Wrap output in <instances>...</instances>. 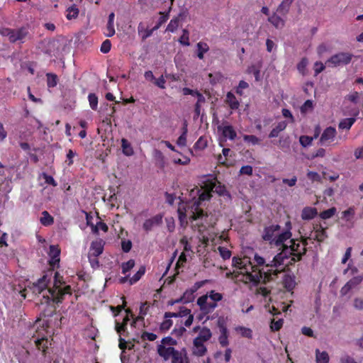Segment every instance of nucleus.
<instances>
[{
    "label": "nucleus",
    "instance_id": "f257e3e1",
    "mask_svg": "<svg viewBox=\"0 0 363 363\" xmlns=\"http://www.w3.org/2000/svg\"><path fill=\"white\" fill-rule=\"evenodd\" d=\"M291 223L286 222V228L273 225L265 228L263 239L275 245H283L281 252L269 263L265 259L255 253L253 257L247 256L234 257L233 266L241 276L240 281L251 286L266 283L273 279L286 267L300 259L306 252V244L298 240L291 239Z\"/></svg>",
    "mask_w": 363,
    "mask_h": 363
},
{
    "label": "nucleus",
    "instance_id": "f03ea898",
    "mask_svg": "<svg viewBox=\"0 0 363 363\" xmlns=\"http://www.w3.org/2000/svg\"><path fill=\"white\" fill-rule=\"evenodd\" d=\"M214 191L220 196L227 194L223 185L213 176H204L201 181L200 187L192 189L186 201H182L178 207L179 219L181 225L186 226L190 220L194 227H197L200 233L213 226L216 221L212 215L203 213L202 206L211 197Z\"/></svg>",
    "mask_w": 363,
    "mask_h": 363
},
{
    "label": "nucleus",
    "instance_id": "7ed1b4c3",
    "mask_svg": "<svg viewBox=\"0 0 363 363\" xmlns=\"http://www.w3.org/2000/svg\"><path fill=\"white\" fill-rule=\"evenodd\" d=\"M51 279L52 274H47L32 284L28 280H24L22 283L19 282L18 285H15L13 291L20 294L23 299L30 296V292L33 295L44 293L43 297L45 299V303L50 301L60 303L65 295L71 294L70 286H63L64 281L58 272L55 274L52 287L50 286Z\"/></svg>",
    "mask_w": 363,
    "mask_h": 363
},
{
    "label": "nucleus",
    "instance_id": "20e7f679",
    "mask_svg": "<svg viewBox=\"0 0 363 363\" xmlns=\"http://www.w3.org/2000/svg\"><path fill=\"white\" fill-rule=\"evenodd\" d=\"M223 295L215 291H211L208 294L201 296L197 300L201 311L204 313L212 312L217 306V302L221 301Z\"/></svg>",
    "mask_w": 363,
    "mask_h": 363
},
{
    "label": "nucleus",
    "instance_id": "39448f33",
    "mask_svg": "<svg viewBox=\"0 0 363 363\" xmlns=\"http://www.w3.org/2000/svg\"><path fill=\"white\" fill-rule=\"evenodd\" d=\"M37 335L35 337V343L39 350L45 351L50 345V342L45 338L46 328H48L45 320H38L34 324Z\"/></svg>",
    "mask_w": 363,
    "mask_h": 363
},
{
    "label": "nucleus",
    "instance_id": "423d86ee",
    "mask_svg": "<svg viewBox=\"0 0 363 363\" xmlns=\"http://www.w3.org/2000/svg\"><path fill=\"white\" fill-rule=\"evenodd\" d=\"M202 238L205 244H208L209 242H211L212 245H219V246L218 247V250L219 252L220 257L223 259H230V257H231V252L227 247L221 245V243L223 242V238L221 235L218 236L216 235L213 237H212L211 235H209L208 236L203 235Z\"/></svg>",
    "mask_w": 363,
    "mask_h": 363
},
{
    "label": "nucleus",
    "instance_id": "0eeeda50",
    "mask_svg": "<svg viewBox=\"0 0 363 363\" xmlns=\"http://www.w3.org/2000/svg\"><path fill=\"white\" fill-rule=\"evenodd\" d=\"M218 133L219 134L220 146H223V143L227 140H234L237 135L233 126L229 125H221L218 127Z\"/></svg>",
    "mask_w": 363,
    "mask_h": 363
},
{
    "label": "nucleus",
    "instance_id": "6e6552de",
    "mask_svg": "<svg viewBox=\"0 0 363 363\" xmlns=\"http://www.w3.org/2000/svg\"><path fill=\"white\" fill-rule=\"evenodd\" d=\"M202 282H196L190 289H187L183 294V296L177 300L171 301L169 304L172 306L177 303L182 302L184 303L191 302L194 298V293L202 286Z\"/></svg>",
    "mask_w": 363,
    "mask_h": 363
},
{
    "label": "nucleus",
    "instance_id": "1a4fd4ad",
    "mask_svg": "<svg viewBox=\"0 0 363 363\" xmlns=\"http://www.w3.org/2000/svg\"><path fill=\"white\" fill-rule=\"evenodd\" d=\"M352 55L349 52H340L332 56L327 63L333 66H340L350 63L352 60Z\"/></svg>",
    "mask_w": 363,
    "mask_h": 363
},
{
    "label": "nucleus",
    "instance_id": "9d476101",
    "mask_svg": "<svg viewBox=\"0 0 363 363\" xmlns=\"http://www.w3.org/2000/svg\"><path fill=\"white\" fill-rule=\"evenodd\" d=\"M166 317L167 318L186 317V319L184 321V325L186 327H189L192 324L193 320H194V316L191 313V311L184 307L180 309V311L177 313H171V312L166 313Z\"/></svg>",
    "mask_w": 363,
    "mask_h": 363
},
{
    "label": "nucleus",
    "instance_id": "9b49d317",
    "mask_svg": "<svg viewBox=\"0 0 363 363\" xmlns=\"http://www.w3.org/2000/svg\"><path fill=\"white\" fill-rule=\"evenodd\" d=\"M363 280V275L358 274L350 279L341 289L340 294L342 296L348 294L352 289H355Z\"/></svg>",
    "mask_w": 363,
    "mask_h": 363
},
{
    "label": "nucleus",
    "instance_id": "f8f14e48",
    "mask_svg": "<svg viewBox=\"0 0 363 363\" xmlns=\"http://www.w3.org/2000/svg\"><path fill=\"white\" fill-rule=\"evenodd\" d=\"M336 133L335 128L328 127L325 128L320 136V143L324 145L330 144L335 140Z\"/></svg>",
    "mask_w": 363,
    "mask_h": 363
},
{
    "label": "nucleus",
    "instance_id": "ddd939ff",
    "mask_svg": "<svg viewBox=\"0 0 363 363\" xmlns=\"http://www.w3.org/2000/svg\"><path fill=\"white\" fill-rule=\"evenodd\" d=\"M145 273V267L144 266H141L138 272L131 277H130L128 275H126L123 277H121L119 279V281L121 284H124L128 282L130 285H133L138 282L142 277Z\"/></svg>",
    "mask_w": 363,
    "mask_h": 363
},
{
    "label": "nucleus",
    "instance_id": "4468645a",
    "mask_svg": "<svg viewBox=\"0 0 363 363\" xmlns=\"http://www.w3.org/2000/svg\"><path fill=\"white\" fill-rule=\"evenodd\" d=\"M60 250L57 245H50L48 255L50 257L49 263L51 267H58L60 263Z\"/></svg>",
    "mask_w": 363,
    "mask_h": 363
},
{
    "label": "nucleus",
    "instance_id": "2eb2a0df",
    "mask_svg": "<svg viewBox=\"0 0 363 363\" xmlns=\"http://www.w3.org/2000/svg\"><path fill=\"white\" fill-rule=\"evenodd\" d=\"M326 228L323 227L321 225H316L313 228L308 237L309 239L322 242L327 238Z\"/></svg>",
    "mask_w": 363,
    "mask_h": 363
},
{
    "label": "nucleus",
    "instance_id": "dca6fc26",
    "mask_svg": "<svg viewBox=\"0 0 363 363\" xmlns=\"http://www.w3.org/2000/svg\"><path fill=\"white\" fill-rule=\"evenodd\" d=\"M172 363H189L187 352L183 348L181 350H175L172 355Z\"/></svg>",
    "mask_w": 363,
    "mask_h": 363
},
{
    "label": "nucleus",
    "instance_id": "f3484780",
    "mask_svg": "<svg viewBox=\"0 0 363 363\" xmlns=\"http://www.w3.org/2000/svg\"><path fill=\"white\" fill-rule=\"evenodd\" d=\"M104 245V242L101 239L93 241L91 244L89 255L92 257L99 256L103 252Z\"/></svg>",
    "mask_w": 363,
    "mask_h": 363
},
{
    "label": "nucleus",
    "instance_id": "a211bd4d",
    "mask_svg": "<svg viewBox=\"0 0 363 363\" xmlns=\"http://www.w3.org/2000/svg\"><path fill=\"white\" fill-rule=\"evenodd\" d=\"M2 34L7 35L11 41L15 42L23 39L27 34V31L24 28L18 30H5L4 31H2Z\"/></svg>",
    "mask_w": 363,
    "mask_h": 363
},
{
    "label": "nucleus",
    "instance_id": "6ab92c4d",
    "mask_svg": "<svg viewBox=\"0 0 363 363\" xmlns=\"http://www.w3.org/2000/svg\"><path fill=\"white\" fill-rule=\"evenodd\" d=\"M162 222V216L157 214L152 218L147 219L143 223V228L148 231L152 230L155 226L159 225Z\"/></svg>",
    "mask_w": 363,
    "mask_h": 363
},
{
    "label": "nucleus",
    "instance_id": "aec40b11",
    "mask_svg": "<svg viewBox=\"0 0 363 363\" xmlns=\"http://www.w3.org/2000/svg\"><path fill=\"white\" fill-rule=\"evenodd\" d=\"M176 350L173 347L166 346L164 345H158L157 352L159 355L164 360L169 359Z\"/></svg>",
    "mask_w": 363,
    "mask_h": 363
},
{
    "label": "nucleus",
    "instance_id": "412c9836",
    "mask_svg": "<svg viewBox=\"0 0 363 363\" xmlns=\"http://www.w3.org/2000/svg\"><path fill=\"white\" fill-rule=\"evenodd\" d=\"M325 177V172H323L320 174L313 170H308L306 172V178L311 183H322L323 179Z\"/></svg>",
    "mask_w": 363,
    "mask_h": 363
},
{
    "label": "nucleus",
    "instance_id": "4be33fe9",
    "mask_svg": "<svg viewBox=\"0 0 363 363\" xmlns=\"http://www.w3.org/2000/svg\"><path fill=\"white\" fill-rule=\"evenodd\" d=\"M86 222L87 225L91 227V231L94 233H99L100 231L105 233L108 230V226L106 224L100 220H98L96 225L91 223L88 214H86Z\"/></svg>",
    "mask_w": 363,
    "mask_h": 363
},
{
    "label": "nucleus",
    "instance_id": "5701e85b",
    "mask_svg": "<svg viewBox=\"0 0 363 363\" xmlns=\"http://www.w3.org/2000/svg\"><path fill=\"white\" fill-rule=\"evenodd\" d=\"M206 352V347L204 342L197 339L194 340L193 354L196 356H203Z\"/></svg>",
    "mask_w": 363,
    "mask_h": 363
},
{
    "label": "nucleus",
    "instance_id": "b1692460",
    "mask_svg": "<svg viewBox=\"0 0 363 363\" xmlns=\"http://www.w3.org/2000/svg\"><path fill=\"white\" fill-rule=\"evenodd\" d=\"M318 214L315 208L307 206L305 207L301 212V218L303 220H311Z\"/></svg>",
    "mask_w": 363,
    "mask_h": 363
},
{
    "label": "nucleus",
    "instance_id": "393cba45",
    "mask_svg": "<svg viewBox=\"0 0 363 363\" xmlns=\"http://www.w3.org/2000/svg\"><path fill=\"white\" fill-rule=\"evenodd\" d=\"M269 289L265 286H261L257 289L256 294L257 296H262L264 298L265 307H267L272 301L271 297L269 296Z\"/></svg>",
    "mask_w": 363,
    "mask_h": 363
},
{
    "label": "nucleus",
    "instance_id": "a878e982",
    "mask_svg": "<svg viewBox=\"0 0 363 363\" xmlns=\"http://www.w3.org/2000/svg\"><path fill=\"white\" fill-rule=\"evenodd\" d=\"M320 130L318 128L315 130V133L313 137H310L308 135H302L299 138L300 144L303 147H306L310 146L312 144V142L314 139L317 138L319 135Z\"/></svg>",
    "mask_w": 363,
    "mask_h": 363
},
{
    "label": "nucleus",
    "instance_id": "bb28decb",
    "mask_svg": "<svg viewBox=\"0 0 363 363\" xmlns=\"http://www.w3.org/2000/svg\"><path fill=\"white\" fill-rule=\"evenodd\" d=\"M79 9L74 4L67 6L66 10V17L68 20L76 18L79 15Z\"/></svg>",
    "mask_w": 363,
    "mask_h": 363
},
{
    "label": "nucleus",
    "instance_id": "cd10ccee",
    "mask_svg": "<svg viewBox=\"0 0 363 363\" xmlns=\"http://www.w3.org/2000/svg\"><path fill=\"white\" fill-rule=\"evenodd\" d=\"M283 284L284 287L288 291H291L296 286L295 277L291 274H286L283 279Z\"/></svg>",
    "mask_w": 363,
    "mask_h": 363
},
{
    "label": "nucleus",
    "instance_id": "c85d7f7f",
    "mask_svg": "<svg viewBox=\"0 0 363 363\" xmlns=\"http://www.w3.org/2000/svg\"><path fill=\"white\" fill-rule=\"evenodd\" d=\"M181 15L172 18L167 26L166 31L174 33L180 25Z\"/></svg>",
    "mask_w": 363,
    "mask_h": 363
},
{
    "label": "nucleus",
    "instance_id": "c756f323",
    "mask_svg": "<svg viewBox=\"0 0 363 363\" xmlns=\"http://www.w3.org/2000/svg\"><path fill=\"white\" fill-rule=\"evenodd\" d=\"M121 147L123 153L126 156H132L134 154V150L130 143L125 138L121 140Z\"/></svg>",
    "mask_w": 363,
    "mask_h": 363
},
{
    "label": "nucleus",
    "instance_id": "7c9ffc66",
    "mask_svg": "<svg viewBox=\"0 0 363 363\" xmlns=\"http://www.w3.org/2000/svg\"><path fill=\"white\" fill-rule=\"evenodd\" d=\"M235 331L240 336L246 338H252V331L250 328L244 326H237L235 328Z\"/></svg>",
    "mask_w": 363,
    "mask_h": 363
},
{
    "label": "nucleus",
    "instance_id": "2f4dec72",
    "mask_svg": "<svg viewBox=\"0 0 363 363\" xmlns=\"http://www.w3.org/2000/svg\"><path fill=\"white\" fill-rule=\"evenodd\" d=\"M212 336L211 331L207 328H203L201 329L199 335L195 338L201 342H205L208 340Z\"/></svg>",
    "mask_w": 363,
    "mask_h": 363
},
{
    "label": "nucleus",
    "instance_id": "473e14b6",
    "mask_svg": "<svg viewBox=\"0 0 363 363\" xmlns=\"http://www.w3.org/2000/svg\"><path fill=\"white\" fill-rule=\"evenodd\" d=\"M196 48H197V56L200 60L203 59L204 54L206 53L208 50L209 47L206 43L199 42L196 44Z\"/></svg>",
    "mask_w": 363,
    "mask_h": 363
},
{
    "label": "nucleus",
    "instance_id": "72a5a7b5",
    "mask_svg": "<svg viewBox=\"0 0 363 363\" xmlns=\"http://www.w3.org/2000/svg\"><path fill=\"white\" fill-rule=\"evenodd\" d=\"M329 355L326 352H320L319 350H315L316 363H329Z\"/></svg>",
    "mask_w": 363,
    "mask_h": 363
},
{
    "label": "nucleus",
    "instance_id": "f704fd0d",
    "mask_svg": "<svg viewBox=\"0 0 363 363\" xmlns=\"http://www.w3.org/2000/svg\"><path fill=\"white\" fill-rule=\"evenodd\" d=\"M355 121H356L355 118H344L339 123L338 127L340 129H342V130L346 129L348 130L352 126V125L354 124Z\"/></svg>",
    "mask_w": 363,
    "mask_h": 363
},
{
    "label": "nucleus",
    "instance_id": "c9c22d12",
    "mask_svg": "<svg viewBox=\"0 0 363 363\" xmlns=\"http://www.w3.org/2000/svg\"><path fill=\"white\" fill-rule=\"evenodd\" d=\"M226 102L228 104L231 109H237L239 107V102L235 96L231 92H228L226 95Z\"/></svg>",
    "mask_w": 363,
    "mask_h": 363
},
{
    "label": "nucleus",
    "instance_id": "e433bc0d",
    "mask_svg": "<svg viewBox=\"0 0 363 363\" xmlns=\"http://www.w3.org/2000/svg\"><path fill=\"white\" fill-rule=\"evenodd\" d=\"M269 21L277 29H281L284 26V21L277 15L271 16Z\"/></svg>",
    "mask_w": 363,
    "mask_h": 363
},
{
    "label": "nucleus",
    "instance_id": "4c0bfd02",
    "mask_svg": "<svg viewBox=\"0 0 363 363\" xmlns=\"http://www.w3.org/2000/svg\"><path fill=\"white\" fill-rule=\"evenodd\" d=\"M337 213V209L335 207H332L330 208H328L325 211H322L319 216L323 220H327L329 218H331L333 216H334Z\"/></svg>",
    "mask_w": 363,
    "mask_h": 363
},
{
    "label": "nucleus",
    "instance_id": "58836bf2",
    "mask_svg": "<svg viewBox=\"0 0 363 363\" xmlns=\"http://www.w3.org/2000/svg\"><path fill=\"white\" fill-rule=\"evenodd\" d=\"M40 223L45 226L50 225L53 223V218L49 214L48 211H43L40 217Z\"/></svg>",
    "mask_w": 363,
    "mask_h": 363
},
{
    "label": "nucleus",
    "instance_id": "ea45409f",
    "mask_svg": "<svg viewBox=\"0 0 363 363\" xmlns=\"http://www.w3.org/2000/svg\"><path fill=\"white\" fill-rule=\"evenodd\" d=\"M179 43L184 46H189L190 42H189V32L187 29H183L182 30V35L178 40Z\"/></svg>",
    "mask_w": 363,
    "mask_h": 363
},
{
    "label": "nucleus",
    "instance_id": "a19ab883",
    "mask_svg": "<svg viewBox=\"0 0 363 363\" xmlns=\"http://www.w3.org/2000/svg\"><path fill=\"white\" fill-rule=\"evenodd\" d=\"M125 316L123 318V323H120L118 320H116V329L118 333H121V331L124 330L125 325L127 322L129 321V317L127 311H125Z\"/></svg>",
    "mask_w": 363,
    "mask_h": 363
},
{
    "label": "nucleus",
    "instance_id": "79ce46f5",
    "mask_svg": "<svg viewBox=\"0 0 363 363\" xmlns=\"http://www.w3.org/2000/svg\"><path fill=\"white\" fill-rule=\"evenodd\" d=\"M135 266V261L133 259H130L126 262H123L121 264L122 273L123 274H126L129 272Z\"/></svg>",
    "mask_w": 363,
    "mask_h": 363
},
{
    "label": "nucleus",
    "instance_id": "37998d69",
    "mask_svg": "<svg viewBox=\"0 0 363 363\" xmlns=\"http://www.w3.org/2000/svg\"><path fill=\"white\" fill-rule=\"evenodd\" d=\"M208 145V140L205 137H200L194 145V148L197 150H203Z\"/></svg>",
    "mask_w": 363,
    "mask_h": 363
},
{
    "label": "nucleus",
    "instance_id": "c03bdc74",
    "mask_svg": "<svg viewBox=\"0 0 363 363\" xmlns=\"http://www.w3.org/2000/svg\"><path fill=\"white\" fill-rule=\"evenodd\" d=\"M352 306L355 310L363 311V298L360 296L354 297L352 301Z\"/></svg>",
    "mask_w": 363,
    "mask_h": 363
},
{
    "label": "nucleus",
    "instance_id": "a18cd8bd",
    "mask_svg": "<svg viewBox=\"0 0 363 363\" xmlns=\"http://www.w3.org/2000/svg\"><path fill=\"white\" fill-rule=\"evenodd\" d=\"M313 109V103L311 100H307L301 107V111L302 113H306L312 111Z\"/></svg>",
    "mask_w": 363,
    "mask_h": 363
},
{
    "label": "nucleus",
    "instance_id": "49530a36",
    "mask_svg": "<svg viewBox=\"0 0 363 363\" xmlns=\"http://www.w3.org/2000/svg\"><path fill=\"white\" fill-rule=\"evenodd\" d=\"M355 213V209L354 207H350L347 210L342 212V218L347 221L350 220Z\"/></svg>",
    "mask_w": 363,
    "mask_h": 363
},
{
    "label": "nucleus",
    "instance_id": "de8ad7c7",
    "mask_svg": "<svg viewBox=\"0 0 363 363\" xmlns=\"http://www.w3.org/2000/svg\"><path fill=\"white\" fill-rule=\"evenodd\" d=\"M89 106L91 109L96 110L98 107V98L94 94H89L88 96Z\"/></svg>",
    "mask_w": 363,
    "mask_h": 363
},
{
    "label": "nucleus",
    "instance_id": "09e8293b",
    "mask_svg": "<svg viewBox=\"0 0 363 363\" xmlns=\"http://www.w3.org/2000/svg\"><path fill=\"white\" fill-rule=\"evenodd\" d=\"M308 60L306 58L302 59L298 64L297 69L301 74H305L306 73V67L308 66Z\"/></svg>",
    "mask_w": 363,
    "mask_h": 363
},
{
    "label": "nucleus",
    "instance_id": "8fccbe9b",
    "mask_svg": "<svg viewBox=\"0 0 363 363\" xmlns=\"http://www.w3.org/2000/svg\"><path fill=\"white\" fill-rule=\"evenodd\" d=\"M209 80L211 84H216L223 80V77L220 73H216L215 74H209Z\"/></svg>",
    "mask_w": 363,
    "mask_h": 363
},
{
    "label": "nucleus",
    "instance_id": "3c124183",
    "mask_svg": "<svg viewBox=\"0 0 363 363\" xmlns=\"http://www.w3.org/2000/svg\"><path fill=\"white\" fill-rule=\"evenodd\" d=\"M283 325V320L279 319L277 320H275L273 319L271 323L270 328L272 330L277 331L279 330Z\"/></svg>",
    "mask_w": 363,
    "mask_h": 363
},
{
    "label": "nucleus",
    "instance_id": "603ef678",
    "mask_svg": "<svg viewBox=\"0 0 363 363\" xmlns=\"http://www.w3.org/2000/svg\"><path fill=\"white\" fill-rule=\"evenodd\" d=\"M165 319L162 321L160 325L161 330H167L172 325V321L170 320V318H167L166 314L164 315Z\"/></svg>",
    "mask_w": 363,
    "mask_h": 363
},
{
    "label": "nucleus",
    "instance_id": "864d4df0",
    "mask_svg": "<svg viewBox=\"0 0 363 363\" xmlns=\"http://www.w3.org/2000/svg\"><path fill=\"white\" fill-rule=\"evenodd\" d=\"M40 177H42L45 180V182L46 184H51L53 186H57V183L52 176H50L45 173H43L40 175Z\"/></svg>",
    "mask_w": 363,
    "mask_h": 363
},
{
    "label": "nucleus",
    "instance_id": "5fc2aeb1",
    "mask_svg": "<svg viewBox=\"0 0 363 363\" xmlns=\"http://www.w3.org/2000/svg\"><path fill=\"white\" fill-rule=\"evenodd\" d=\"M104 34L107 37H112L115 34L114 23H107Z\"/></svg>",
    "mask_w": 363,
    "mask_h": 363
},
{
    "label": "nucleus",
    "instance_id": "6e6d98bb",
    "mask_svg": "<svg viewBox=\"0 0 363 363\" xmlns=\"http://www.w3.org/2000/svg\"><path fill=\"white\" fill-rule=\"evenodd\" d=\"M218 342L222 347H226L229 344L228 334H220Z\"/></svg>",
    "mask_w": 363,
    "mask_h": 363
},
{
    "label": "nucleus",
    "instance_id": "4d7b16f0",
    "mask_svg": "<svg viewBox=\"0 0 363 363\" xmlns=\"http://www.w3.org/2000/svg\"><path fill=\"white\" fill-rule=\"evenodd\" d=\"M111 47V41L108 40H106L103 42L101 45V52L103 53H107L110 51Z\"/></svg>",
    "mask_w": 363,
    "mask_h": 363
},
{
    "label": "nucleus",
    "instance_id": "13d9d810",
    "mask_svg": "<svg viewBox=\"0 0 363 363\" xmlns=\"http://www.w3.org/2000/svg\"><path fill=\"white\" fill-rule=\"evenodd\" d=\"M160 344L166 345V346L173 347L174 345H175L177 344V342L173 338H172L170 337H167L162 340Z\"/></svg>",
    "mask_w": 363,
    "mask_h": 363
},
{
    "label": "nucleus",
    "instance_id": "bf43d9fd",
    "mask_svg": "<svg viewBox=\"0 0 363 363\" xmlns=\"http://www.w3.org/2000/svg\"><path fill=\"white\" fill-rule=\"evenodd\" d=\"M195 97L197 99L196 108L199 111V107L205 102V97L200 92H198Z\"/></svg>",
    "mask_w": 363,
    "mask_h": 363
},
{
    "label": "nucleus",
    "instance_id": "052dcab7",
    "mask_svg": "<svg viewBox=\"0 0 363 363\" xmlns=\"http://www.w3.org/2000/svg\"><path fill=\"white\" fill-rule=\"evenodd\" d=\"M48 85L49 87H53L57 84V77L55 75L52 74H47Z\"/></svg>",
    "mask_w": 363,
    "mask_h": 363
},
{
    "label": "nucleus",
    "instance_id": "680f3d73",
    "mask_svg": "<svg viewBox=\"0 0 363 363\" xmlns=\"http://www.w3.org/2000/svg\"><path fill=\"white\" fill-rule=\"evenodd\" d=\"M266 47H267V50L269 52H272V51L276 50L277 45H276L274 41H273L272 40L268 38L266 40Z\"/></svg>",
    "mask_w": 363,
    "mask_h": 363
},
{
    "label": "nucleus",
    "instance_id": "e2e57ef3",
    "mask_svg": "<svg viewBox=\"0 0 363 363\" xmlns=\"http://www.w3.org/2000/svg\"><path fill=\"white\" fill-rule=\"evenodd\" d=\"M359 98V94L357 91H354L347 95V99L354 104H357L358 102Z\"/></svg>",
    "mask_w": 363,
    "mask_h": 363
},
{
    "label": "nucleus",
    "instance_id": "0e129e2a",
    "mask_svg": "<svg viewBox=\"0 0 363 363\" xmlns=\"http://www.w3.org/2000/svg\"><path fill=\"white\" fill-rule=\"evenodd\" d=\"M154 83L157 86L160 87V89H165L166 81L162 75L158 79H155Z\"/></svg>",
    "mask_w": 363,
    "mask_h": 363
},
{
    "label": "nucleus",
    "instance_id": "69168bd1",
    "mask_svg": "<svg viewBox=\"0 0 363 363\" xmlns=\"http://www.w3.org/2000/svg\"><path fill=\"white\" fill-rule=\"evenodd\" d=\"M153 157L158 162H164V157L162 152L159 150H157V149L154 150Z\"/></svg>",
    "mask_w": 363,
    "mask_h": 363
},
{
    "label": "nucleus",
    "instance_id": "338daca9",
    "mask_svg": "<svg viewBox=\"0 0 363 363\" xmlns=\"http://www.w3.org/2000/svg\"><path fill=\"white\" fill-rule=\"evenodd\" d=\"M354 155L357 160H363V145L355 149Z\"/></svg>",
    "mask_w": 363,
    "mask_h": 363
},
{
    "label": "nucleus",
    "instance_id": "774afa93",
    "mask_svg": "<svg viewBox=\"0 0 363 363\" xmlns=\"http://www.w3.org/2000/svg\"><path fill=\"white\" fill-rule=\"evenodd\" d=\"M340 362L341 363H357L352 357L347 355V354L343 355L340 358Z\"/></svg>",
    "mask_w": 363,
    "mask_h": 363
}]
</instances>
